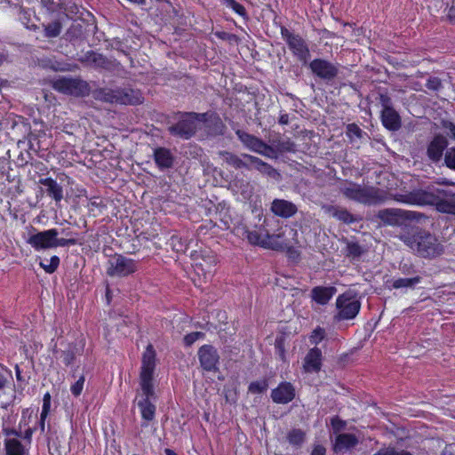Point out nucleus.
<instances>
[{"label":"nucleus","mask_w":455,"mask_h":455,"mask_svg":"<svg viewBox=\"0 0 455 455\" xmlns=\"http://www.w3.org/2000/svg\"><path fill=\"white\" fill-rule=\"evenodd\" d=\"M156 368V351L153 345L148 344L142 355L141 369L140 373V386L144 397L138 402L142 419L147 421L142 427H147L148 423L155 419L156 407L150 401L156 398V393L153 385V375Z\"/></svg>","instance_id":"nucleus-1"},{"label":"nucleus","mask_w":455,"mask_h":455,"mask_svg":"<svg viewBox=\"0 0 455 455\" xmlns=\"http://www.w3.org/2000/svg\"><path fill=\"white\" fill-rule=\"evenodd\" d=\"M397 237L415 254L425 259H435L444 252L443 245L429 231L419 227L405 228Z\"/></svg>","instance_id":"nucleus-2"},{"label":"nucleus","mask_w":455,"mask_h":455,"mask_svg":"<svg viewBox=\"0 0 455 455\" xmlns=\"http://www.w3.org/2000/svg\"><path fill=\"white\" fill-rule=\"evenodd\" d=\"M454 193L451 190L443 188L430 189H413L404 194L396 193L391 195V198L398 203L417 204V205H435L438 211V204L451 198Z\"/></svg>","instance_id":"nucleus-3"},{"label":"nucleus","mask_w":455,"mask_h":455,"mask_svg":"<svg viewBox=\"0 0 455 455\" xmlns=\"http://www.w3.org/2000/svg\"><path fill=\"white\" fill-rule=\"evenodd\" d=\"M340 191L347 199L367 205L379 204L388 199L387 193L378 188L363 187L352 181Z\"/></svg>","instance_id":"nucleus-4"},{"label":"nucleus","mask_w":455,"mask_h":455,"mask_svg":"<svg viewBox=\"0 0 455 455\" xmlns=\"http://www.w3.org/2000/svg\"><path fill=\"white\" fill-rule=\"evenodd\" d=\"M376 217L384 226L400 227L401 232L405 231V228L413 227L409 222H419L426 219L424 213L413 211H407L399 208H387L379 210Z\"/></svg>","instance_id":"nucleus-5"},{"label":"nucleus","mask_w":455,"mask_h":455,"mask_svg":"<svg viewBox=\"0 0 455 455\" xmlns=\"http://www.w3.org/2000/svg\"><path fill=\"white\" fill-rule=\"evenodd\" d=\"M190 116L187 111H176L169 116L167 121L169 134L184 140L192 139L197 132V127Z\"/></svg>","instance_id":"nucleus-6"},{"label":"nucleus","mask_w":455,"mask_h":455,"mask_svg":"<svg viewBox=\"0 0 455 455\" xmlns=\"http://www.w3.org/2000/svg\"><path fill=\"white\" fill-rule=\"evenodd\" d=\"M52 87L61 93L74 97H85L91 92L90 84L80 77H59L53 81Z\"/></svg>","instance_id":"nucleus-7"},{"label":"nucleus","mask_w":455,"mask_h":455,"mask_svg":"<svg viewBox=\"0 0 455 455\" xmlns=\"http://www.w3.org/2000/svg\"><path fill=\"white\" fill-rule=\"evenodd\" d=\"M77 60L84 66L108 72L119 71L122 68L121 63L116 59L108 58L92 50L84 52Z\"/></svg>","instance_id":"nucleus-8"},{"label":"nucleus","mask_w":455,"mask_h":455,"mask_svg":"<svg viewBox=\"0 0 455 455\" xmlns=\"http://www.w3.org/2000/svg\"><path fill=\"white\" fill-rule=\"evenodd\" d=\"M336 308L338 312L334 315L335 321L352 320L358 315L361 302L355 296L344 292L337 298Z\"/></svg>","instance_id":"nucleus-9"},{"label":"nucleus","mask_w":455,"mask_h":455,"mask_svg":"<svg viewBox=\"0 0 455 455\" xmlns=\"http://www.w3.org/2000/svg\"><path fill=\"white\" fill-rule=\"evenodd\" d=\"M281 35L293 55L303 64H307L310 57V51L306 41L299 35L291 33L283 26L281 27Z\"/></svg>","instance_id":"nucleus-10"},{"label":"nucleus","mask_w":455,"mask_h":455,"mask_svg":"<svg viewBox=\"0 0 455 455\" xmlns=\"http://www.w3.org/2000/svg\"><path fill=\"white\" fill-rule=\"evenodd\" d=\"M308 67L315 76L326 83L334 81L339 73L338 63H332L322 58L314 59Z\"/></svg>","instance_id":"nucleus-11"},{"label":"nucleus","mask_w":455,"mask_h":455,"mask_svg":"<svg viewBox=\"0 0 455 455\" xmlns=\"http://www.w3.org/2000/svg\"><path fill=\"white\" fill-rule=\"evenodd\" d=\"M137 270L134 259H128L122 254H115L108 260L107 275L109 276H127Z\"/></svg>","instance_id":"nucleus-12"},{"label":"nucleus","mask_w":455,"mask_h":455,"mask_svg":"<svg viewBox=\"0 0 455 455\" xmlns=\"http://www.w3.org/2000/svg\"><path fill=\"white\" fill-rule=\"evenodd\" d=\"M201 367L205 371H219L220 355L215 347L212 345H204L197 352Z\"/></svg>","instance_id":"nucleus-13"},{"label":"nucleus","mask_w":455,"mask_h":455,"mask_svg":"<svg viewBox=\"0 0 455 455\" xmlns=\"http://www.w3.org/2000/svg\"><path fill=\"white\" fill-rule=\"evenodd\" d=\"M449 145L448 139L441 134H435L427 147V156L434 164H438Z\"/></svg>","instance_id":"nucleus-14"},{"label":"nucleus","mask_w":455,"mask_h":455,"mask_svg":"<svg viewBox=\"0 0 455 455\" xmlns=\"http://www.w3.org/2000/svg\"><path fill=\"white\" fill-rule=\"evenodd\" d=\"M87 27L88 25L85 24L84 20H73L63 35V39L74 45L80 44L87 38Z\"/></svg>","instance_id":"nucleus-15"},{"label":"nucleus","mask_w":455,"mask_h":455,"mask_svg":"<svg viewBox=\"0 0 455 455\" xmlns=\"http://www.w3.org/2000/svg\"><path fill=\"white\" fill-rule=\"evenodd\" d=\"M58 235L59 232L55 228L37 232L30 235L27 243L36 251L53 248V239Z\"/></svg>","instance_id":"nucleus-16"},{"label":"nucleus","mask_w":455,"mask_h":455,"mask_svg":"<svg viewBox=\"0 0 455 455\" xmlns=\"http://www.w3.org/2000/svg\"><path fill=\"white\" fill-rule=\"evenodd\" d=\"M296 395L295 387L291 382L282 381L279 385L272 389L271 399L275 403L287 404L291 402Z\"/></svg>","instance_id":"nucleus-17"},{"label":"nucleus","mask_w":455,"mask_h":455,"mask_svg":"<svg viewBox=\"0 0 455 455\" xmlns=\"http://www.w3.org/2000/svg\"><path fill=\"white\" fill-rule=\"evenodd\" d=\"M243 157L247 159V161H250L251 170L255 169L262 175L271 178L275 181H280L282 180L281 173L271 164H269L267 162H264L259 157L252 155H245L243 156Z\"/></svg>","instance_id":"nucleus-18"},{"label":"nucleus","mask_w":455,"mask_h":455,"mask_svg":"<svg viewBox=\"0 0 455 455\" xmlns=\"http://www.w3.org/2000/svg\"><path fill=\"white\" fill-rule=\"evenodd\" d=\"M322 210L326 214H329L345 224H351L362 220L361 217L352 214L346 208L340 206L324 204L322 205Z\"/></svg>","instance_id":"nucleus-19"},{"label":"nucleus","mask_w":455,"mask_h":455,"mask_svg":"<svg viewBox=\"0 0 455 455\" xmlns=\"http://www.w3.org/2000/svg\"><path fill=\"white\" fill-rule=\"evenodd\" d=\"M270 210L275 216L288 219L297 213L298 207L295 204L288 200L275 199L271 204Z\"/></svg>","instance_id":"nucleus-20"},{"label":"nucleus","mask_w":455,"mask_h":455,"mask_svg":"<svg viewBox=\"0 0 455 455\" xmlns=\"http://www.w3.org/2000/svg\"><path fill=\"white\" fill-rule=\"evenodd\" d=\"M246 154H241V156H238L233 152L222 150L219 152L220 157L229 166L233 167L235 170H242L245 169L247 171L251 170V163L250 161H247L243 157Z\"/></svg>","instance_id":"nucleus-21"},{"label":"nucleus","mask_w":455,"mask_h":455,"mask_svg":"<svg viewBox=\"0 0 455 455\" xmlns=\"http://www.w3.org/2000/svg\"><path fill=\"white\" fill-rule=\"evenodd\" d=\"M144 97L141 92L138 89L130 87L117 88V103L124 105H138L141 104Z\"/></svg>","instance_id":"nucleus-22"},{"label":"nucleus","mask_w":455,"mask_h":455,"mask_svg":"<svg viewBox=\"0 0 455 455\" xmlns=\"http://www.w3.org/2000/svg\"><path fill=\"white\" fill-rule=\"evenodd\" d=\"M323 355L320 348L315 347L304 358L303 368L306 372H319L322 368Z\"/></svg>","instance_id":"nucleus-23"},{"label":"nucleus","mask_w":455,"mask_h":455,"mask_svg":"<svg viewBox=\"0 0 455 455\" xmlns=\"http://www.w3.org/2000/svg\"><path fill=\"white\" fill-rule=\"evenodd\" d=\"M154 161L160 170L170 169L173 166L174 156L169 148L159 147L154 150Z\"/></svg>","instance_id":"nucleus-24"},{"label":"nucleus","mask_w":455,"mask_h":455,"mask_svg":"<svg viewBox=\"0 0 455 455\" xmlns=\"http://www.w3.org/2000/svg\"><path fill=\"white\" fill-rule=\"evenodd\" d=\"M337 292L334 286H315L311 290L310 297L312 300L319 305H326Z\"/></svg>","instance_id":"nucleus-25"},{"label":"nucleus","mask_w":455,"mask_h":455,"mask_svg":"<svg viewBox=\"0 0 455 455\" xmlns=\"http://www.w3.org/2000/svg\"><path fill=\"white\" fill-rule=\"evenodd\" d=\"M380 120L383 126L390 132H396L402 127V118L395 108L380 111Z\"/></svg>","instance_id":"nucleus-26"},{"label":"nucleus","mask_w":455,"mask_h":455,"mask_svg":"<svg viewBox=\"0 0 455 455\" xmlns=\"http://www.w3.org/2000/svg\"><path fill=\"white\" fill-rule=\"evenodd\" d=\"M358 438L354 434H339L333 444L335 453L343 452L358 444Z\"/></svg>","instance_id":"nucleus-27"},{"label":"nucleus","mask_w":455,"mask_h":455,"mask_svg":"<svg viewBox=\"0 0 455 455\" xmlns=\"http://www.w3.org/2000/svg\"><path fill=\"white\" fill-rule=\"evenodd\" d=\"M235 135L246 148L254 153L261 152L260 147L263 140L260 138L240 129L235 131Z\"/></svg>","instance_id":"nucleus-28"},{"label":"nucleus","mask_w":455,"mask_h":455,"mask_svg":"<svg viewBox=\"0 0 455 455\" xmlns=\"http://www.w3.org/2000/svg\"><path fill=\"white\" fill-rule=\"evenodd\" d=\"M39 183L45 187L46 195L56 203L63 199L62 187L52 178L40 179Z\"/></svg>","instance_id":"nucleus-29"},{"label":"nucleus","mask_w":455,"mask_h":455,"mask_svg":"<svg viewBox=\"0 0 455 455\" xmlns=\"http://www.w3.org/2000/svg\"><path fill=\"white\" fill-rule=\"evenodd\" d=\"M207 132L212 136H220L225 133L226 125L221 120L220 116L215 113H211V119H209L208 124L205 125Z\"/></svg>","instance_id":"nucleus-30"},{"label":"nucleus","mask_w":455,"mask_h":455,"mask_svg":"<svg viewBox=\"0 0 455 455\" xmlns=\"http://www.w3.org/2000/svg\"><path fill=\"white\" fill-rule=\"evenodd\" d=\"M246 238L248 239L249 243L253 245H259L263 248H269V249H277L278 246L268 242L267 240L271 239L273 235H270L268 234L266 235V238H261L260 234L258 231H250L246 230Z\"/></svg>","instance_id":"nucleus-31"},{"label":"nucleus","mask_w":455,"mask_h":455,"mask_svg":"<svg viewBox=\"0 0 455 455\" xmlns=\"http://www.w3.org/2000/svg\"><path fill=\"white\" fill-rule=\"evenodd\" d=\"M4 450L6 455H28V450L17 438H6Z\"/></svg>","instance_id":"nucleus-32"},{"label":"nucleus","mask_w":455,"mask_h":455,"mask_svg":"<svg viewBox=\"0 0 455 455\" xmlns=\"http://www.w3.org/2000/svg\"><path fill=\"white\" fill-rule=\"evenodd\" d=\"M92 97L94 100L107 102V103H117V88H98L92 92Z\"/></svg>","instance_id":"nucleus-33"},{"label":"nucleus","mask_w":455,"mask_h":455,"mask_svg":"<svg viewBox=\"0 0 455 455\" xmlns=\"http://www.w3.org/2000/svg\"><path fill=\"white\" fill-rule=\"evenodd\" d=\"M17 19L19 21L25 26L26 28L31 30V31H37L39 30V26L36 24L31 23V16L32 12L29 9H25L21 6L17 8L16 12Z\"/></svg>","instance_id":"nucleus-34"},{"label":"nucleus","mask_w":455,"mask_h":455,"mask_svg":"<svg viewBox=\"0 0 455 455\" xmlns=\"http://www.w3.org/2000/svg\"><path fill=\"white\" fill-rule=\"evenodd\" d=\"M44 28V36L46 38H55L58 37L62 30V21L60 18L55 19L54 20L43 23Z\"/></svg>","instance_id":"nucleus-35"},{"label":"nucleus","mask_w":455,"mask_h":455,"mask_svg":"<svg viewBox=\"0 0 455 455\" xmlns=\"http://www.w3.org/2000/svg\"><path fill=\"white\" fill-rule=\"evenodd\" d=\"M422 277L419 275L411 277L398 278L393 281L394 289H415L416 285L421 282Z\"/></svg>","instance_id":"nucleus-36"},{"label":"nucleus","mask_w":455,"mask_h":455,"mask_svg":"<svg viewBox=\"0 0 455 455\" xmlns=\"http://www.w3.org/2000/svg\"><path fill=\"white\" fill-rule=\"evenodd\" d=\"M376 100L380 104L382 108L381 111H388L395 108L392 98L389 96L387 90L383 91L379 89L377 92Z\"/></svg>","instance_id":"nucleus-37"},{"label":"nucleus","mask_w":455,"mask_h":455,"mask_svg":"<svg viewBox=\"0 0 455 455\" xmlns=\"http://www.w3.org/2000/svg\"><path fill=\"white\" fill-rule=\"evenodd\" d=\"M346 257L359 259L365 252V250L357 242L346 239Z\"/></svg>","instance_id":"nucleus-38"},{"label":"nucleus","mask_w":455,"mask_h":455,"mask_svg":"<svg viewBox=\"0 0 455 455\" xmlns=\"http://www.w3.org/2000/svg\"><path fill=\"white\" fill-rule=\"evenodd\" d=\"M77 347L75 343H69L65 350L60 353V357L66 366L71 365L76 356Z\"/></svg>","instance_id":"nucleus-39"},{"label":"nucleus","mask_w":455,"mask_h":455,"mask_svg":"<svg viewBox=\"0 0 455 455\" xmlns=\"http://www.w3.org/2000/svg\"><path fill=\"white\" fill-rule=\"evenodd\" d=\"M305 439L306 433L299 428H293L287 435L288 442L294 446H301Z\"/></svg>","instance_id":"nucleus-40"},{"label":"nucleus","mask_w":455,"mask_h":455,"mask_svg":"<svg viewBox=\"0 0 455 455\" xmlns=\"http://www.w3.org/2000/svg\"><path fill=\"white\" fill-rule=\"evenodd\" d=\"M221 4L226 5L228 8H231L234 12H235L238 15L243 17L244 20H248L249 16L246 12V9L243 5L236 2L235 0H220Z\"/></svg>","instance_id":"nucleus-41"},{"label":"nucleus","mask_w":455,"mask_h":455,"mask_svg":"<svg viewBox=\"0 0 455 455\" xmlns=\"http://www.w3.org/2000/svg\"><path fill=\"white\" fill-rule=\"evenodd\" d=\"M277 155L284 152H295V144L290 139L274 140Z\"/></svg>","instance_id":"nucleus-42"},{"label":"nucleus","mask_w":455,"mask_h":455,"mask_svg":"<svg viewBox=\"0 0 455 455\" xmlns=\"http://www.w3.org/2000/svg\"><path fill=\"white\" fill-rule=\"evenodd\" d=\"M268 381L267 379L252 381L248 387V392L253 395L262 394L267 390Z\"/></svg>","instance_id":"nucleus-43"},{"label":"nucleus","mask_w":455,"mask_h":455,"mask_svg":"<svg viewBox=\"0 0 455 455\" xmlns=\"http://www.w3.org/2000/svg\"><path fill=\"white\" fill-rule=\"evenodd\" d=\"M438 204V212L455 215V193L451 198Z\"/></svg>","instance_id":"nucleus-44"},{"label":"nucleus","mask_w":455,"mask_h":455,"mask_svg":"<svg viewBox=\"0 0 455 455\" xmlns=\"http://www.w3.org/2000/svg\"><path fill=\"white\" fill-rule=\"evenodd\" d=\"M172 249L177 252H185L188 249L187 240L179 235H172L170 239Z\"/></svg>","instance_id":"nucleus-45"},{"label":"nucleus","mask_w":455,"mask_h":455,"mask_svg":"<svg viewBox=\"0 0 455 455\" xmlns=\"http://www.w3.org/2000/svg\"><path fill=\"white\" fill-rule=\"evenodd\" d=\"M260 151L261 152H257V154L272 159H276L278 157L276 148L275 146H274V143L272 145H268L265 141H263L260 147Z\"/></svg>","instance_id":"nucleus-46"},{"label":"nucleus","mask_w":455,"mask_h":455,"mask_svg":"<svg viewBox=\"0 0 455 455\" xmlns=\"http://www.w3.org/2000/svg\"><path fill=\"white\" fill-rule=\"evenodd\" d=\"M62 0H40L44 8L50 12H59L63 8Z\"/></svg>","instance_id":"nucleus-47"},{"label":"nucleus","mask_w":455,"mask_h":455,"mask_svg":"<svg viewBox=\"0 0 455 455\" xmlns=\"http://www.w3.org/2000/svg\"><path fill=\"white\" fill-rule=\"evenodd\" d=\"M444 165L451 169L455 171V146L451 148H447L445 153H444Z\"/></svg>","instance_id":"nucleus-48"},{"label":"nucleus","mask_w":455,"mask_h":455,"mask_svg":"<svg viewBox=\"0 0 455 455\" xmlns=\"http://www.w3.org/2000/svg\"><path fill=\"white\" fill-rule=\"evenodd\" d=\"M346 134L350 139H353L354 137L362 139L365 132H363V131L356 124L352 123L347 125Z\"/></svg>","instance_id":"nucleus-49"},{"label":"nucleus","mask_w":455,"mask_h":455,"mask_svg":"<svg viewBox=\"0 0 455 455\" xmlns=\"http://www.w3.org/2000/svg\"><path fill=\"white\" fill-rule=\"evenodd\" d=\"M60 265V258L56 255L52 256L50 259L49 264H46L43 261L40 262V267L44 268V270L48 274H52L56 271Z\"/></svg>","instance_id":"nucleus-50"},{"label":"nucleus","mask_w":455,"mask_h":455,"mask_svg":"<svg viewBox=\"0 0 455 455\" xmlns=\"http://www.w3.org/2000/svg\"><path fill=\"white\" fill-rule=\"evenodd\" d=\"M285 338L283 336H278L275 340V354L278 355L283 362H285Z\"/></svg>","instance_id":"nucleus-51"},{"label":"nucleus","mask_w":455,"mask_h":455,"mask_svg":"<svg viewBox=\"0 0 455 455\" xmlns=\"http://www.w3.org/2000/svg\"><path fill=\"white\" fill-rule=\"evenodd\" d=\"M192 117L193 120H195V124L198 128V123L202 122L206 125L209 122V119H211V113L212 112H205V113H196L193 111L188 112Z\"/></svg>","instance_id":"nucleus-52"},{"label":"nucleus","mask_w":455,"mask_h":455,"mask_svg":"<svg viewBox=\"0 0 455 455\" xmlns=\"http://www.w3.org/2000/svg\"><path fill=\"white\" fill-rule=\"evenodd\" d=\"M426 87L433 92H439L443 88L442 80L437 76H429L426 83Z\"/></svg>","instance_id":"nucleus-53"},{"label":"nucleus","mask_w":455,"mask_h":455,"mask_svg":"<svg viewBox=\"0 0 455 455\" xmlns=\"http://www.w3.org/2000/svg\"><path fill=\"white\" fill-rule=\"evenodd\" d=\"M205 334L202 331H194L185 335L183 341L185 346H192L197 339H204Z\"/></svg>","instance_id":"nucleus-54"},{"label":"nucleus","mask_w":455,"mask_h":455,"mask_svg":"<svg viewBox=\"0 0 455 455\" xmlns=\"http://www.w3.org/2000/svg\"><path fill=\"white\" fill-rule=\"evenodd\" d=\"M78 242L76 238L70 237V238H58V235H55V238L53 239V248L56 247H65V246H70L75 245Z\"/></svg>","instance_id":"nucleus-55"},{"label":"nucleus","mask_w":455,"mask_h":455,"mask_svg":"<svg viewBox=\"0 0 455 455\" xmlns=\"http://www.w3.org/2000/svg\"><path fill=\"white\" fill-rule=\"evenodd\" d=\"M21 427H22V420L19 423L18 428L14 427H9L3 426V434L8 438L12 435L15 436V438L19 439L21 435Z\"/></svg>","instance_id":"nucleus-56"},{"label":"nucleus","mask_w":455,"mask_h":455,"mask_svg":"<svg viewBox=\"0 0 455 455\" xmlns=\"http://www.w3.org/2000/svg\"><path fill=\"white\" fill-rule=\"evenodd\" d=\"M331 426L334 433H339L346 428L347 422L339 416H334L331 419Z\"/></svg>","instance_id":"nucleus-57"},{"label":"nucleus","mask_w":455,"mask_h":455,"mask_svg":"<svg viewBox=\"0 0 455 455\" xmlns=\"http://www.w3.org/2000/svg\"><path fill=\"white\" fill-rule=\"evenodd\" d=\"M325 338V330L321 327L315 328L310 336V342L312 344H318Z\"/></svg>","instance_id":"nucleus-58"},{"label":"nucleus","mask_w":455,"mask_h":455,"mask_svg":"<svg viewBox=\"0 0 455 455\" xmlns=\"http://www.w3.org/2000/svg\"><path fill=\"white\" fill-rule=\"evenodd\" d=\"M215 36L221 40L228 41L231 44H237L239 42V37L236 35L226 31H216Z\"/></svg>","instance_id":"nucleus-59"},{"label":"nucleus","mask_w":455,"mask_h":455,"mask_svg":"<svg viewBox=\"0 0 455 455\" xmlns=\"http://www.w3.org/2000/svg\"><path fill=\"white\" fill-rule=\"evenodd\" d=\"M85 378L84 375L80 376L75 384L70 387V391L73 395L79 396L83 391Z\"/></svg>","instance_id":"nucleus-60"},{"label":"nucleus","mask_w":455,"mask_h":455,"mask_svg":"<svg viewBox=\"0 0 455 455\" xmlns=\"http://www.w3.org/2000/svg\"><path fill=\"white\" fill-rule=\"evenodd\" d=\"M441 124L447 131V135L455 140V124L449 120H442Z\"/></svg>","instance_id":"nucleus-61"},{"label":"nucleus","mask_w":455,"mask_h":455,"mask_svg":"<svg viewBox=\"0 0 455 455\" xmlns=\"http://www.w3.org/2000/svg\"><path fill=\"white\" fill-rule=\"evenodd\" d=\"M401 272L405 275L414 276L417 275V270L412 264L402 263L400 265Z\"/></svg>","instance_id":"nucleus-62"},{"label":"nucleus","mask_w":455,"mask_h":455,"mask_svg":"<svg viewBox=\"0 0 455 455\" xmlns=\"http://www.w3.org/2000/svg\"><path fill=\"white\" fill-rule=\"evenodd\" d=\"M7 368L0 363V392L4 391L8 384V379L5 377L4 371H6Z\"/></svg>","instance_id":"nucleus-63"},{"label":"nucleus","mask_w":455,"mask_h":455,"mask_svg":"<svg viewBox=\"0 0 455 455\" xmlns=\"http://www.w3.org/2000/svg\"><path fill=\"white\" fill-rule=\"evenodd\" d=\"M373 455H398V451L394 447L383 448Z\"/></svg>","instance_id":"nucleus-64"}]
</instances>
